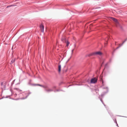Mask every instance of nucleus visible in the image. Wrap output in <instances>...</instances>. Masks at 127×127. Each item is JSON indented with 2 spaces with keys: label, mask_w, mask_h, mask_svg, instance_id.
<instances>
[{
  "label": "nucleus",
  "mask_w": 127,
  "mask_h": 127,
  "mask_svg": "<svg viewBox=\"0 0 127 127\" xmlns=\"http://www.w3.org/2000/svg\"><path fill=\"white\" fill-rule=\"evenodd\" d=\"M15 89H16V90H17V91H22L21 90H19L18 88H16Z\"/></svg>",
  "instance_id": "nucleus-20"
},
{
  "label": "nucleus",
  "mask_w": 127,
  "mask_h": 127,
  "mask_svg": "<svg viewBox=\"0 0 127 127\" xmlns=\"http://www.w3.org/2000/svg\"><path fill=\"white\" fill-rule=\"evenodd\" d=\"M127 41L126 40V39L123 42V43L122 44H120L119 45V46L117 47L116 48V49H118L119 48V47H121L123 45V44Z\"/></svg>",
  "instance_id": "nucleus-8"
},
{
  "label": "nucleus",
  "mask_w": 127,
  "mask_h": 127,
  "mask_svg": "<svg viewBox=\"0 0 127 127\" xmlns=\"http://www.w3.org/2000/svg\"><path fill=\"white\" fill-rule=\"evenodd\" d=\"M111 18L113 21L115 22L116 23V25H117V26L118 25H119V23L118 21L116 19L112 17H111Z\"/></svg>",
  "instance_id": "nucleus-3"
},
{
  "label": "nucleus",
  "mask_w": 127,
  "mask_h": 127,
  "mask_svg": "<svg viewBox=\"0 0 127 127\" xmlns=\"http://www.w3.org/2000/svg\"><path fill=\"white\" fill-rule=\"evenodd\" d=\"M73 50H74V49H73L72 50V54L73 53Z\"/></svg>",
  "instance_id": "nucleus-23"
},
{
  "label": "nucleus",
  "mask_w": 127,
  "mask_h": 127,
  "mask_svg": "<svg viewBox=\"0 0 127 127\" xmlns=\"http://www.w3.org/2000/svg\"><path fill=\"white\" fill-rule=\"evenodd\" d=\"M15 59H13L11 61V64H12L13 63L15 62Z\"/></svg>",
  "instance_id": "nucleus-13"
},
{
  "label": "nucleus",
  "mask_w": 127,
  "mask_h": 127,
  "mask_svg": "<svg viewBox=\"0 0 127 127\" xmlns=\"http://www.w3.org/2000/svg\"><path fill=\"white\" fill-rule=\"evenodd\" d=\"M108 92V91H107L106 92H104V93L103 94H102L101 95V96L102 97H103L104 96V95L107 93Z\"/></svg>",
  "instance_id": "nucleus-12"
},
{
  "label": "nucleus",
  "mask_w": 127,
  "mask_h": 127,
  "mask_svg": "<svg viewBox=\"0 0 127 127\" xmlns=\"http://www.w3.org/2000/svg\"><path fill=\"white\" fill-rule=\"evenodd\" d=\"M107 64H108V63L105 64V66L104 69H106L107 68Z\"/></svg>",
  "instance_id": "nucleus-17"
},
{
  "label": "nucleus",
  "mask_w": 127,
  "mask_h": 127,
  "mask_svg": "<svg viewBox=\"0 0 127 127\" xmlns=\"http://www.w3.org/2000/svg\"><path fill=\"white\" fill-rule=\"evenodd\" d=\"M15 6V5H11L10 6H7V8H8V7H11V6Z\"/></svg>",
  "instance_id": "nucleus-18"
},
{
  "label": "nucleus",
  "mask_w": 127,
  "mask_h": 127,
  "mask_svg": "<svg viewBox=\"0 0 127 127\" xmlns=\"http://www.w3.org/2000/svg\"><path fill=\"white\" fill-rule=\"evenodd\" d=\"M62 41L64 42H66V46H68L69 44V41L67 40L65 38H63L62 39Z\"/></svg>",
  "instance_id": "nucleus-4"
},
{
  "label": "nucleus",
  "mask_w": 127,
  "mask_h": 127,
  "mask_svg": "<svg viewBox=\"0 0 127 127\" xmlns=\"http://www.w3.org/2000/svg\"><path fill=\"white\" fill-rule=\"evenodd\" d=\"M30 81H31V80H30Z\"/></svg>",
  "instance_id": "nucleus-29"
},
{
  "label": "nucleus",
  "mask_w": 127,
  "mask_h": 127,
  "mask_svg": "<svg viewBox=\"0 0 127 127\" xmlns=\"http://www.w3.org/2000/svg\"><path fill=\"white\" fill-rule=\"evenodd\" d=\"M97 80L95 78H92L91 80V83H95L97 82Z\"/></svg>",
  "instance_id": "nucleus-5"
},
{
  "label": "nucleus",
  "mask_w": 127,
  "mask_h": 127,
  "mask_svg": "<svg viewBox=\"0 0 127 127\" xmlns=\"http://www.w3.org/2000/svg\"><path fill=\"white\" fill-rule=\"evenodd\" d=\"M40 28L41 29V31L42 32H44V27L43 25L42 24H41L40 26Z\"/></svg>",
  "instance_id": "nucleus-7"
},
{
  "label": "nucleus",
  "mask_w": 127,
  "mask_h": 127,
  "mask_svg": "<svg viewBox=\"0 0 127 127\" xmlns=\"http://www.w3.org/2000/svg\"><path fill=\"white\" fill-rule=\"evenodd\" d=\"M45 90L46 92H50L53 91V90L52 89H49V88H48L47 87V88L45 89Z\"/></svg>",
  "instance_id": "nucleus-6"
},
{
  "label": "nucleus",
  "mask_w": 127,
  "mask_h": 127,
  "mask_svg": "<svg viewBox=\"0 0 127 127\" xmlns=\"http://www.w3.org/2000/svg\"><path fill=\"white\" fill-rule=\"evenodd\" d=\"M102 54V53L100 51H98L96 52H94L91 53L89 54L88 56H95L97 55H100Z\"/></svg>",
  "instance_id": "nucleus-2"
},
{
  "label": "nucleus",
  "mask_w": 127,
  "mask_h": 127,
  "mask_svg": "<svg viewBox=\"0 0 127 127\" xmlns=\"http://www.w3.org/2000/svg\"><path fill=\"white\" fill-rule=\"evenodd\" d=\"M114 122L115 123H116V124L117 126L118 127H119L118 126V124H117L116 119H115V120H114Z\"/></svg>",
  "instance_id": "nucleus-15"
},
{
  "label": "nucleus",
  "mask_w": 127,
  "mask_h": 127,
  "mask_svg": "<svg viewBox=\"0 0 127 127\" xmlns=\"http://www.w3.org/2000/svg\"><path fill=\"white\" fill-rule=\"evenodd\" d=\"M37 84H33L34 85H35V86H38V85H36Z\"/></svg>",
  "instance_id": "nucleus-24"
},
{
  "label": "nucleus",
  "mask_w": 127,
  "mask_h": 127,
  "mask_svg": "<svg viewBox=\"0 0 127 127\" xmlns=\"http://www.w3.org/2000/svg\"><path fill=\"white\" fill-rule=\"evenodd\" d=\"M37 85H38V86H40L41 87L44 88H47V86H44L43 85H40V84H37Z\"/></svg>",
  "instance_id": "nucleus-10"
},
{
  "label": "nucleus",
  "mask_w": 127,
  "mask_h": 127,
  "mask_svg": "<svg viewBox=\"0 0 127 127\" xmlns=\"http://www.w3.org/2000/svg\"><path fill=\"white\" fill-rule=\"evenodd\" d=\"M88 55H87V56H89H89H88Z\"/></svg>",
  "instance_id": "nucleus-27"
},
{
  "label": "nucleus",
  "mask_w": 127,
  "mask_h": 127,
  "mask_svg": "<svg viewBox=\"0 0 127 127\" xmlns=\"http://www.w3.org/2000/svg\"><path fill=\"white\" fill-rule=\"evenodd\" d=\"M31 93L30 92L29 93L28 95H27L26 96L25 98L23 97V98H21V99H25Z\"/></svg>",
  "instance_id": "nucleus-11"
},
{
  "label": "nucleus",
  "mask_w": 127,
  "mask_h": 127,
  "mask_svg": "<svg viewBox=\"0 0 127 127\" xmlns=\"http://www.w3.org/2000/svg\"><path fill=\"white\" fill-rule=\"evenodd\" d=\"M56 86H54L52 87V89L53 90L54 89H55L56 88Z\"/></svg>",
  "instance_id": "nucleus-21"
},
{
  "label": "nucleus",
  "mask_w": 127,
  "mask_h": 127,
  "mask_svg": "<svg viewBox=\"0 0 127 127\" xmlns=\"http://www.w3.org/2000/svg\"><path fill=\"white\" fill-rule=\"evenodd\" d=\"M126 39V40H127V38Z\"/></svg>",
  "instance_id": "nucleus-28"
},
{
  "label": "nucleus",
  "mask_w": 127,
  "mask_h": 127,
  "mask_svg": "<svg viewBox=\"0 0 127 127\" xmlns=\"http://www.w3.org/2000/svg\"><path fill=\"white\" fill-rule=\"evenodd\" d=\"M104 64V62H103L102 64H101V66H102V65L103 64Z\"/></svg>",
  "instance_id": "nucleus-22"
},
{
  "label": "nucleus",
  "mask_w": 127,
  "mask_h": 127,
  "mask_svg": "<svg viewBox=\"0 0 127 127\" xmlns=\"http://www.w3.org/2000/svg\"><path fill=\"white\" fill-rule=\"evenodd\" d=\"M109 62H111V60H110L109 61Z\"/></svg>",
  "instance_id": "nucleus-26"
},
{
  "label": "nucleus",
  "mask_w": 127,
  "mask_h": 127,
  "mask_svg": "<svg viewBox=\"0 0 127 127\" xmlns=\"http://www.w3.org/2000/svg\"><path fill=\"white\" fill-rule=\"evenodd\" d=\"M61 90H55L54 91V92H56V91H60Z\"/></svg>",
  "instance_id": "nucleus-19"
},
{
  "label": "nucleus",
  "mask_w": 127,
  "mask_h": 127,
  "mask_svg": "<svg viewBox=\"0 0 127 127\" xmlns=\"http://www.w3.org/2000/svg\"><path fill=\"white\" fill-rule=\"evenodd\" d=\"M10 97V96H6V97H2V98H1V99H2L3 98H8L9 97Z\"/></svg>",
  "instance_id": "nucleus-16"
},
{
  "label": "nucleus",
  "mask_w": 127,
  "mask_h": 127,
  "mask_svg": "<svg viewBox=\"0 0 127 127\" xmlns=\"http://www.w3.org/2000/svg\"><path fill=\"white\" fill-rule=\"evenodd\" d=\"M102 84L103 85V80L102 81Z\"/></svg>",
  "instance_id": "nucleus-25"
},
{
  "label": "nucleus",
  "mask_w": 127,
  "mask_h": 127,
  "mask_svg": "<svg viewBox=\"0 0 127 127\" xmlns=\"http://www.w3.org/2000/svg\"><path fill=\"white\" fill-rule=\"evenodd\" d=\"M100 101H101V102H102V104L104 105V106H105V105L104 104V103L103 102L102 100V99L101 98V99H100Z\"/></svg>",
  "instance_id": "nucleus-14"
},
{
  "label": "nucleus",
  "mask_w": 127,
  "mask_h": 127,
  "mask_svg": "<svg viewBox=\"0 0 127 127\" xmlns=\"http://www.w3.org/2000/svg\"><path fill=\"white\" fill-rule=\"evenodd\" d=\"M61 70V65H59L58 66V72L59 73L60 72Z\"/></svg>",
  "instance_id": "nucleus-9"
},
{
  "label": "nucleus",
  "mask_w": 127,
  "mask_h": 127,
  "mask_svg": "<svg viewBox=\"0 0 127 127\" xmlns=\"http://www.w3.org/2000/svg\"><path fill=\"white\" fill-rule=\"evenodd\" d=\"M9 82H6L4 83L3 85H2V83H1V85L2 86L4 90L7 89L9 88L10 86H9Z\"/></svg>",
  "instance_id": "nucleus-1"
}]
</instances>
